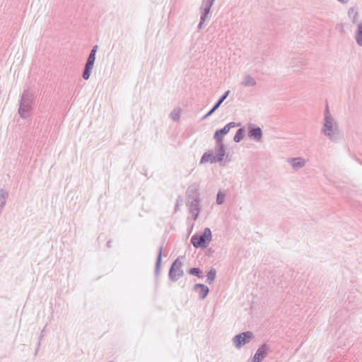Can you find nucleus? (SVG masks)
I'll list each match as a JSON object with an SVG mask.
<instances>
[{"instance_id": "1", "label": "nucleus", "mask_w": 362, "mask_h": 362, "mask_svg": "<svg viewBox=\"0 0 362 362\" xmlns=\"http://www.w3.org/2000/svg\"><path fill=\"white\" fill-rule=\"evenodd\" d=\"M321 132L332 142H337L341 137L338 122L330 113L328 106L325 110Z\"/></svg>"}, {"instance_id": "15", "label": "nucleus", "mask_w": 362, "mask_h": 362, "mask_svg": "<svg viewBox=\"0 0 362 362\" xmlns=\"http://www.w3.org/2000/svg\"><path fill=\"white\" fill-rule=\"evenodd\" d=\"M229 93H230V90L226 91L224 93V94L219 98V100L217 101V103L214 105V107L211 108V110L203 117V119H205L207 117H209L210 115H211L221 106V105L223 103V101L227 98Z\"/></svg>"}, {"instance_id": "29", "label": "nucleus", "mask_w": 362, "mask_h": 362, "mask_svg": "<svg viewBox=\"0 0 362 362\" xmlns=\"http://www.w3.org/2000/svg\"><path fill=\"white\" fill-rule=\"evenodd\" d=\"M178 207H179V204L177 202V204H176V206H175V210H177L178 209Z\"/></svg>"}, {"instance_id": "16", "label": "nucleus", "mask_w": 362, "mask_h": 362, "mask_svg": "<svg viewBox=\"0 0 362 362\" xmlns=\"http://www.w3.org/2000/svg\"><path fill=\"white\" fill-rule=\"evenodd\" d=\"M217 162V159L212 151L205 152L200 160V164H204L206 163H214Z\"/></svg>"}, {"instance_id": "9", "label": "nucleus", "mask_w": 362, "mask_h": 362, "mask_svg": "<svg viewBox=\"0 0 362 362\" xmlns=\"http://www.w3.org/2000/svg\"><path fill=\"white\" fill-rule=\"evenodd\" d=\"M201 202L202 201L187 202L189 211L194 220L197 219L202 211Z\"/></svg>"}, {"instance_id": "6", "label": "nucleus", "mask_w": 362, "mask_h": 362, "mask_svg": "<svg viewBox=\"0 0 362 362\" xmlns=\"http://www.w3.org/2000/svg\"><path fill=\"white\" fill-rule=\"evenodd\" d=\"M269 351V346L267 344H262L258 348L250 362H262L267 356Z\"/></svg>"}, {"instance_id": "11", "label": "nucleus", "mask_w": 362, "mask_h": 362, "mask_svg": "<svg viewBox=\"0 0 362 362\" xmlns=\"http://www.w3.org/2000/svg\"><path fill=\"white\" fill-rule=\"evenodd\" d=\"M240 85L245 88L254 87L257 85V81L250 74L245 73L241 78Z\"/></svg>"}, {"instance_id": "3", "label": "nucleus", "mask_w": 362, "mask_h": 362, "mask_svg": "<svg viewBox=\"0 0 362 362\" xmlns=\"http://www.w3.org/2000/svg\"><path fill=\"white\" fill-rule=\"evenodd\" d=\"M253 337L254 334L251 332H242L233 338V343L235 347L239 349L243 346L250 343Z\"/></svg>"}, {"instance_id": "22", "label": "nucleus", "mask_w": 362, "mask_h": 362, "mask_svg": "<svg viewBox=\"0 0 362 362\" xmlns=\"http://www.w3.org/2000/svg\"><path fill=\"white\" fill-rule=\"evenodd\" d=\"M225 198L226 194L222 190H219L216 195V204L218 205L223 204L224 203Z\"/></svg>"}, {"instance_id": "8", "label": "nucleus", "mask_w": 362, "mask_h": 362, "mask_svg": "<svg viewBox=\"0 0 362 362\" xmlns=\"http://www.w3.org/2000/svg\"><path fill=\"white\" fill-rule=\"evenodd\" d=\"M238 125V124L231 122L227 124L223 128L216 130L214 135V139L216 142H223L222 136L228 134L231 128H234Z\"/></svg>"}, {"instance_id": "26", "label": "nucleus", "mask_w": 362, "mask_h": 362, "mask_svg": "<svg viewBox=\"0 0 362 362\" xmlns=\"http://www.w3.org/2000/svg\"><path fill=\"white\" fill-rule=\"evenodd\" d=\"M97 49H98L97 45H95L94 47H92V66L94 64V62H95V53L97 52Z\"/></svg>"}, {"instance_id": "27", "label": "nucleus", "mask_w": 362, "mask_h": 362, "mask_svg": "<svg viewBox=\"0 0 362 362\" xmlns=\"http://www.w3.org/2000/svg\"><path fill=\"white\" fill-rule=\"evenodd\" d=\"M336 1L341 4H346L350 1V0H336Z\"/></svg>"}, {"instance_id": "17", "label": "nucleus", "mask_w": 362, "mask_h": 362, "mask_svg": "<svg viewBox=\"0 0 362 362\" xmlns=\"http://www.w3.org/2000/svg\"><path fill=\"white\" fill-rule=\"evenodd\" d=\"M248 136L256 141H259L262 138V131L260 127H250Z\"/></svg>"}, {"instance_id": "19", "label": "nucleus", "mask_w": 362, "mask_h": 362, "mask_svg": "<svg viewBox=\"0 0 362 362\" xmlns=\"http://www.w3.org/2000/svg\"><path fill=\"white\" fill-rule=\"evenodd\" d=\"M181 110L180 108L174 109L170 114V118L173 121L177 122L180 118Z\"/></svg>"}, {"instance_id": "5", "label": "nucleus", "mask_w": 362, "mask_h": 362, "mask_svg": "<svg viewBox=\"0 0 362 362\" xmlns=\"http://www.w3.org/2000/svg\"><path fill=\"white\" fill-rule=\"evenodd\" d=\"M183 275L182 262L178 259H175L170 267L169 278L173 281H177Z\"/></svg>"}, {"instance_id": "18", "label": "nucleus", "mask_w": 362, "mask_h": 362, "mask_svg": "<svg viewBox=\"0 0 362 362\" xmlns=\"http://www.w3.org/2000/svg\"><path fill=\"white\" fill-rule=\"evenodd\" d=\"M356 25L354 31V38L358 46H362V20L359 21Z\"/></svg>"}, {"instance_id": "2", "label": "nucleus", "mask_w": 362, "mask_h": 362, "mask_svg": "<svg viewBox=\"0 0 362 362\" xmlns=\"http://www.w3.org/2000/svg\"><path fill=\"white\" fill-rule=\"evenodd\" d=\"M211 240V231L206 228L201 234H194L191 238V243L196 248L206 247Z\"/></svg>"}, {"instance_id": "28", "label": "nucleus", "mask_w": 362, "mask_h": 362, "mask_svg": "<svg viewBox=\"0 0 362 362\" xmlns=\"http://www.w3.org/2000/svg\"><path fill=\"white\" fill-rule=\"evenodd\" d=\"M205 21H202V16H200V22L198 25V28L201 29L202 28L203 23Z\"/></svg>"}, {"instance_id": "12", "label": "nucleus", "mask_w": 362, "mask_h": 362, "mask_svg": "<svg viewBox=\"0 0 362 362\" xmlns=\"http://www.w3.org/2000/svg\"><path fill=\"white\" fill-rule=\"evenodd\" d=\"M347 16L352 23L357 24L360 21L358 7L356 6L349 7L347 11Z\"/></svg>"}, {"instance_id": "20", "label": "nucleus", "mask_w": 362, "mask_h": 362, "mask_svg": "<svg viewBox=\"0 0 362 362\" xmlns=\"http://www.w3.org/2000/svg\"><path fill=\"white\" fill-rule=\"evenodd\" d=\"M216 271L214 268H211L206 274L207 282L211 284L216 278Z\"/></svg>"}, {"instance_id": "4", "label": "nucleus", "mask_w": 362, "mask_h": 362, "mask_svg": "<svg viewBox=\"0 0 362 362\" xmlns=\"http://www.w3.org/2000/svg\"><path fill=\"white\" fill-rule=\"evenodd\" d=\"M199 189V185L197 183H193L188 187L186 191L187 202L202 201Z\"/></svg>"}, {"instance_id": "24", "label": "nucleus", "mask_w": 362, "mask_h": 362, "mask_svg": "<svg viewBox=\"0 0 362 362\" xmlns=\"http://www.w3.org/2000/svg\"><path fill=\"white\" fill-rule=\"evenodd\" d=\"M162 251H163V248L161 247L159 249V253H158V256L156 264V269H155L156 274H158V272H159L160 263H161Z\"/></svg>"}, {"instance_id": "23", "label": "nucleus", "mask_w": 362, "mask_h": 362, "mask_svg": "<svg viewBox=\"0 0 362 362\" xmlns=\"http://www.w3.org/2000/svg\"><path fill=\"white\" fill-rule=\"evenodd\" d=\"M90 68V55L88 57L85 68V71L83 74V77L84 79L87 80L89 78V69Z\"/></svg>"}, {"instance_id": "25", "label": "nucleus", "mask_w": 362, "mask_h": 362, "mask_svg": "<svg viewBox=\"0 0 362 362\" xmlns=\"http://www.w3.org/2000/svg\"><path fill=\"white\" fill-rule=\"evenodd\" d=\"M189 273L192 275L197 276L199 278L202 277V276L201 275V270L199 268H191L189 270Z\"/></svg>"}, {"instance_id": "13", "label": "nucleus", "mask_w": 362, "mask_h": 362, "mask_svg": "<svg viewBox=\"0 0 362 362\" xmlns=\"http://www.w3.org/2000/svg\"><path fill=\"white\" fill-rule=\"evenodd\" d=\"M214 151L216 153L215 156L217 159V162L221 163L223 160V158L226 153L223 142H216Z\"/></svg>"}, {"instance_id": "7", "label": "nucleus", "mask_w": 362, "mask_h": 362, "mask_svg": "<svg viewBox=\"0 0 362 362\" xmlns=\"http://www.w3.org/2000/svg\"><path fill=\"white\" fill-rule=\"evenodd\" d=\"M215 0H202L200 6V16H202V21H206L209 19V13Z\"/></svg>"}, {"instance_id": "14", "label": "nucleus", "mask_w": 362, "mask_h": 362, "mask_svg": "<svg viewBox=\"0 0 362 362\" xmlns=\"http://www.w3.org/2000/svg\"><path fill=\"white\" fill-rule=\"evenodd\" d=\"M194 290L198 293L200 299L204 300L209 292V288L202 284H197L194 286Z\"/></svg>"}, {"instance_id": "21", "label": "nucleus", "mask_w": 362, "mask_h": 362, "mask_svg": "<svg viewBox=\"0 0 362 362\" xmlns=\"http://www.w3.org/2000/svg\"><path fill=\"white\" fill-rule=\"evenodd\" d=\"M243 136H244V129L243 128H240L236 132V133L233 137V140L235 142L238 143L243 139Z\"/></svg>"}, {"instance_id": "10", "label": "nucleus", "mask_w": 362, "mask_h": 362, "mask_svg": "<svg viewBox=\"0 0 362 362\" xmlns=\"http://www.w3.org/2000/svg\"><path fill=\"white\" fill-rule=\"evenodd\" d=\"M287 163L291 165L293 170L298 171L305 166L306 160L303 157H295L287 159Z\"/></svg>"}]
</instances>
